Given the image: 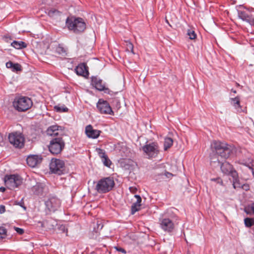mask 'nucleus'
<instances>
[{"mask_svg":"<svg viewBox=\"0 0 254 254\" xmlns=\"http://www.w3.org/2000/svg\"><path fill=\"white\" fill-rule=\"evenodd\" d=\"M65 143L61 136L52 139L48 146L49 151L53 154H60L64 148Z\"/></svg>","mask_w":254,"mask_h":254,"instance_id":"nucleus-6","label":"nucleus"},{"mask_svg":"<svg viewBox=\"0 0 254 254\" xmlns=\"http://www.w3.org/2000/svg\"><path fill=\"white\" fill-rule=\"evenodd\" d=\"M47 207L51 211H55L61 205L60 200L56 197H51L45 202Z\"/></svg>","mask_w":254,"mask_h":254,"instance_id":"nucleus-13","label":"nucleus"},{"mask_svg":"<svg viewBox=\"0 0 254 254\" xmlns=\"http://www.w3.org/2000/svg\"><path fill=\"white\" fill-rule=\"evenodd\" d=\"M211 162H213L214 163H215V162H216V161H212V158H211Z\"/></svg>","mask_w":254,"mask_h":254,"instance_id":"nucleus-49","label":"nucleus"},{"mask_svg":"<svg viewBox=\"0 0 254 254\" xmlns=\"http://www.w3.org/2000/svg\"><path fill=\"white\" fill-rule=\"evenodd\" d=\"M44 190L43 184L38 183L36 185L33 187V191L37 194L41 193Z\"/></svg>","mask_w":254,"mask_h":254,"instance_id":"nucleus-25","label":"nucleus"},{"mask_svg":"<svg viewBox=\"0 0 254 254\" xmlns=\"http://www.w3.org/2000/svg\"><path fill=\"white\" fill-rule=\"evenodd\" d=\"M66 26L69 30L75 33L83 32L86 28V25L81 18L68 17L66 20Z\"/></svg>","mask_w":254,"mask_h":254,"instance_id":"nucleus-2","label":"nucleus"},{"mask_svg":"<svg viewBox=\"0 0 254 254\" xmlns=\"http://www.w3.org/2000/svg\"><path fill=\"white\" fill-rule=\"evenodd\" d=\"M59 231L63 233H66V236H67V229L65 227V225H61L58 228Z\"/></svg>","mask_w":254,"mask_h":254,"instance_id":"nucleus-35","label":"nucleus"},{"mask_svg":"<svg viewBox=\"0 0 254 254\" xmlns=\"http://www.w3.org/2000/svg\"><path fill=\"white\" fill-rule=\"evenodd\" d=\"M9 142L15 147L22 148L24 144V138L20 133L13 132L8 136Z\"/></svg>","mask_w":254,"mask_h":254,"instance_id":"nucleus-10","label":"nucleus"},{"mask_svg":"<svg viewBox=\"0 0 254 254\" xmlns=\"http://www.w3.org/2000/svg\"><path fill=\"white\" fill-rule=\"evenodd\" d=\"M6 232V230L4 227H0V238H2L5 235Z\"/></svg>","mask_w":254,"mask_h":254,"instance_id":"nucleus-36","label":"nucleus"},{"mask_svg":"<svg viewBox=\"0 0 254 254\" xmlns=\"http://www.w3.org/2000/svg\"><path fill=\"white\" fill-rule=\"evenodd\" d=\"M244 211L247 214H254V202L245 207Z\"/></svg>","mask_w":254,"mask_h":254,"instance_id":"nucleus-28","label":"nucleus"},{"mask_svg":"<svg viewBox=\"0 0 254 254\" xmlns=\"http://www.w3.org/2000/svg\"><path fill=\"white\" fill-rule=\"evenodd\" d=\"M97 108L101 114L113 115V111L110 104L106 101L99 99L97 104Z\"/></svg>","mask_w":254,"mask_h":254,"instance_id":"nucleus-11","label":"nucleus"},{"mask_svg":"<svg viewBox=\"0 0 254 254\" xmlns=\"http://www.w3.org/2000/svg\"><path fill=\"white\" fill-rule=\"evenodd\" d=\"M74 70L76 73L78 75L82 76L85 77H86L89 75L88 67L84 63H81L79 64L75 67Z\"/></svg>","mask_w":254,"mask_h":254,"instance_id":"nucleus-16","label":"nucleus"},{"mask_svg":"<svg viewBox=\"0 0 254 254\" xmlns=\"http://www.w3.org/2000/svg\"><path fill=\"white\" fill-rule=\"evenodd\" d=\"M239 188H242V189L247 190H248L249 189V186L247 184L242 185L241 184V187H239Z\"/></svg>","mask_w":254,"mask_h":254,"instance_id":"nucleus-42","label":"nucleus"},{"mask_svg":"<svg viewBox=\"0 0 254 254\" xmlns=\"http://www.w3.org/2000/svg\"><path fill=\"white\" fill-rule=\"evenodd\" d=\"M244 222L247 227H251L254 225V220L252 218H246L244 220Z\"/></svg>","mask_w":254,"mask_h":254,"instance_id":"nucleus-30","label":"nucleus"},{"mask_svg":"<svg viewBox=\"0 0 254 254\" xmlns=\"http://www.w3.org/2000/svg\"><path fill=\"white\" fill-rule=\"evenodd\" d=\"M230 100L231 101V104L236 108L241 107L240 104V98L238 96L231 98Z\"/></svg>","mask_w":254,"mask_h":254,"instance_id":"nucleus-29","label":"nucleus"},{"mask_svg":"<svg viewBox=\"0 0 254 254\" xmlns=\"http://www.w3.org/2000/svg\"><path fill=\"white\" fill-rule=\"evenodd\" d=\"M188 35L189 36V38L191 40H193L196 38V34L194 31L191 30H188Z\"/></svg>","mask_w":254,"mask_h":254,"instance_id":"nucleus-32","label":"nucleus"},{"mask_svg":"<svg viewBox=\"0 0 254 254\" xmlns=\"http://www.w3.org/2000/svg\"><path fill=\"white\" fill-rule=\"evenodd\" d=\"M56 52L61 55L65 53V50L60 45L56 48Z\"/></svg>","mask_w":254,"mask_h":254,"instance_id":"nucleus-34","label":"nucleus"},{"mask_svg":"<svg viewBox=\"0 0 254 254\" xmlns=\"http://www.w3.org/2000/svg\"><path fill=\"white\" fill-rule=\"evenodd\" d=\"M134 197L136 200L135 202L133 203L131 208V213L134 214L136 211H138L140 209L141 202L142 199L139 195H135Z\"/></svg>","mask_w":254,"mask_h":254,"instance_id":"nucleus-20","label":"nucleus"},{"mask_svg":"<svg viewBox=\"0 0 254 254\" xmlns=\"http://www.w3.org/2000/svg\"><path fill=\"white\" fill-rule=\"evenodd\" d=\"M218 183H221V184H222V180H219H219H218Z\"/></svg>","mask_w":254,"mask_h":254,"instance_id":"nucleus-47","label":"nucleus"},{"mask_svg":"<svg viewBox=\"0 0 254 254\" xmlns=\"http://www.w3.org/2000/svg\"><path fill=\"white\" fill-rule=\"evenodd\" d=\"M232 91L234 93H236V91L235 90L232 89Z\"/></svg>","mask_w":254,"mask_h":254,"instance_id":"nucleus-48","label":"nucleus"},{"mask_svg":"<svg viewBox=\"0 0 254 254\" xmlns=\"http://www.w3.org/2000/svg\"><path fill=\"white\" fill-rule=\"evenodd\" d=\"M164 175L167 178H171L173 176V175L169 172H168L167 171H165L164 173Z\"/></svg>","mask_w":254,"mask_h":254,"instance_id":"nucleus-40","label":"nucleus"},{"mask_svg":"<svg viewBox=\"0 0 254 254\" xmlns=\"http://www.w3.org/2000/svg\"><path fill=\"white\" fill-rule=\"evenodd\" d=\"M13 63L10 61L6 63V66L8 68H12Z\"/></svg>","mask_w":254,"mask_h":254,"instance_id":"nucleus-41","label":"nucleus"},{"mask_svg":"<svg viewBox=\"0 0 254 254\" xmlns=\"http://www.w3.org/2000/svg\"><path fill=\"white\" fill-rule=\"evenodd\" d=\"M13 71H18L21 70V66L18 63L13 64V65L12 68Z\"/></svg>","mask_w":254,"mask_h":254,"instance_id":"nucleus-33","label":"nucleus"},{"mask_svg":"<svg viewBox=\"0 0 254 254\" xmlns=\"http://www.w3.org/2000/svg\"><path fill=\"white\" fill-rule=\"evenodd\" d=\"M114 248L118 252H121L122 253H124V254H126V251L125 249L121 248V247H115Z\"/></svg>","mask_w":254,"mask_h":254,"instance_id":"nucleus-38","label":"nucleus"},{"mask_svg":"<svg viewBox=\"0 0 254 254\" xmlns=\"http://www.w3.org/2000/svg\"><path fill=\"white\" fill-rule=\"evenodd\" d=\"M54 226V225H52V227H51L50 228H53Z\"/></svg>","mask_w":254,"mask_h":254,"instance_id":"nucleus-50","label":"nucleus"},{"mask_svg":"<svg viewBox=\"0 0 254 254\" xmlns=\"http://www.w3.org/2000/svg\"><path fill=\"white\" fill-rule=\"evenodd\" d=\"M33 105L30 98L27 97H20L15 99L13 102L14 108L19 112H24L30 109Z\"/></svg>","mask_w":254,"mask_h":254,"instance_id":"nucleus-5","label":"nucleus"},{"mask_svg":"<svg viewBox=\"0 0 254 254\" xmlns=\"http://www.w3.org/2000/svg\"><path fill=\"white\" fill-rule=\"evenodd\" d=\"M11 45L16 49H21L26 48L27 45L25 43L22 41H14L11 43Z\"/></svg>","mask_w":254,"mask_h":254,"instance_id":"nucleus-24","label":"nucleus"},{"mask_svg":"<svg viewBox=\"0 0 254 254\" xmlns=\"http://www.w3.org/2000/svg\"><path fill=\"white\" fill-rule=\"evenodd\" d=\"M253 159L249 156L246 159L240 160L239 163L243 164L249 168L251 170L253 176H254V166L252 164Z\"/></svg>","mask_w":254,"mask_h":254,"instance_id":"nucleus-22","label":"nucleus"},{"mask_svg":"<svg viewBox=\"0 0 254 254\" xmlns=\"http://www.w3.org/2000/svg\"><path fill=\"white\" fill-rule=\"evenodd\" d=\"M228 175H230L233 178V186L234 189H237V188L241 187L238 174L235 170L233 168L231 172L228 173Z\"/></svg>","mask_w":254,"mask_h":254,"instance_id":"nucleus-19","label":"nucleus"},{"mask_svg":"<svg viewBox=\"0 0 254 254\" xmlns=\"http://www.w3.org/2000/svg\"><path fill=\"white\" fill-rule=\"evenodd\" d=\"M238 15L239 18L242 19L243 21H246L251 25H254V17L250 15L247 11L238 10Z\"/></svg>","mask_w":254,"mask_h":254,"instance_id":"nucleus-17","label":"nucleus"},{"mask_svg":"<svg viewBox=\"0 0 254 254\" xmlns=\"http://www.w3.org/2000/svg\"><path fill=\"white\" fill-rule=\"evenodd\" d=\"M129 189H130V191H133L134 192L135 190H136V189L132 188H131V187L129 188Z\"/></svg>","mask_w":254,"mask_h":254,"instance_id":"nucleus-46","label":"nucleus"},{"mask_svg":"<svg viewBox=\"0 0 254 254\" xmlns=\"http://www.w3.org/2000/svg\"><path fill=\"white\" fill-rule=\"evenodd\" d=\"M50 169L54 174L62 175L65 171V164L64 161L58 159H52L50 164Z\"/></svg>","mask_w":254,"mask_h":254,"instance_id":"nucleus-9","label":"nucleus"},{"mask_svg":"<svg viewBox=\"0 0 254 254\" xmlns=\"http://www.w3.org/2000/svg\"><path fill=\"white\" fill-rule=\"evenodd\" d=\"M5 211V206L4 205H0V213L2 214Z\"/></svg>","mask_w":254,"mask_h":254,"instance_id":"nucleus-44","label":"nucleus"},{"mask_svg":"<svg viewBox=\"0 0 254 254\" xmlns=\"http://www.w3.org/2000/svg\"><path fill=\"white\" fill-rule=\"evenodd\" d=\"M142 149L148 158L156 157L159 152V146L156 142L147 144L142 147Z\"/></svg>","mask_w":254,"mask_h":254,"instance_id":"nucleus-8","label":"nucleus"},{"mask_svg":"<svg viewBox=\"0 0 254 254\" xmlns=\"http://www.w3.org/2000/svg\"><path fill=\"white\" fill-rule=\"evenodd\" d=\"M115 185L113 178L106 177L100 180L97 183L95 190L99 193H105L112 190Z\"/></svg>","mask_w":254,"mask_h":254,"instance_id":"nucleus-3","label":"nucleus"},{"mask_svg":"<svg viewBox=\"0 0 254 254\" xmlns=\"http://www.w3.org/2000/svg\"><path fill=\"white\" fill-rule=\"evenodd\" d=\"M174 219V215H171L169 211L165 213L159 219L160 227L165 232H172L175 228Z\"/></svg>","mask_w":254,"mask_h":254,"instance_id":"nucleus-4","label":"nucleus"},{"mask_svg":"<svg viewBox=\"0 0 254 254\" xmlns=\"http://www.w3.org/2000/svg\"><path fill=\"white\" fill-rule=\"evenodd\" d=\"M55 109L56 110V111L57 112H65L68 111V108L64 107V106H56L55 107Z\"/></svg>","mask_w":254,"mask_h":254,"instance_id":"nucleus-31","label":"nucleus"},{"mask_svg":"<svg viewBox=\"0 0 254 254\" xmlns=\"http://www.w3.org/2000/svg\"><path fill=\"white\" fill-rule=\"evenodd\" d=\"M101 131L94 129L91 125L87 126L85 128V133L88 137L97 138L100 135Z\"/></svg>","mask_w":254,"mask_h":254,"instance_id":"nucleus-18","label":"nucleus"},{"mask_svg":"<svg viewBox=\"0 0 254 254\" xmlns=\"http://www.w3.org/2000/svg\"><path fill=\"white\" fill-rule=\"evenodd\" d=\"M61 13L60 11L55 8H51L48 12V15L53 18H57L61 15Z\"/></svg>","mask_w":254,"mask_h":254,"instance_id":"nucleus-26","label":"nucleus"},{"mask_svg":"<svg viewBox=\"0 0 254 254\" xmlns=\"http://www.w3.org/2000/svg\"><path fill=\"white\" fill-rule=\"evenodd\" d=\"M98 152L99 156L102 159V161L103 162L104 165L107 167H110L112 163L106 154L105 151L99 148L98 149Z\"/></svg>","mask_w":254,"mask_h":254,"instance_id":"nucleus-21","label":"nucleus"},{"mask_svg":"<svg viewBox=\"0 0 254 254\" xmlns=\"http://www.w3.org/2000/svg\"><path fill=\"white\" fill-rule=\"evenodd\" d=\"M42 159L41 155H31L28 156L26 161L28 166L33 168L40 164Z\"/></svg>","mask_w":254,"mask_h":254,"instance_id":"nucleus-15","label":"nucleus"},{"mask_svg":"<svg viewBox=\"0 0 254 254\" xmlns=\"http://www.w3.org/2000/svg\"><path fill=\"white\" fill-rule=\"evenodd\" d=\"M5 185L10 190L18 187L22 183V179L18 175H6L4 177Z\"/></svg>","mask_w":254,"mask_h":254,"instance_id":"nucleus-7","label":"nucleus"},{"mask_svg":"<svg viewBox=\"0 0 254 254\" xmlns=\"http://www.w3.org/2000/svg\"><path fill=\"white\" fill-rule=\"evenodd\" d=\"M16 204H17V205H19V206H20L25 210L26 209V207L24 206V202H23V199H22L20 202H17Z\"/></svg>","mask_w":254,"mask_h":254,"instance_id":"nucleus-39","label":"nucleus"},{"mask_svg":"<svg viewBox=\"0 0 254 254\" xmlns=\"http://www.w3.org/2000/svg\"><path fill=\"white\" fill-rule=\"evenodd\" d=\"M91 84L98 90L104 91L105 93H107L109 90L108 88L105 87V85L103 82L102 80L98 76L91 77Z\"/></svg>","mask_w":254,"mask_h":254,"instance_id":"nucleus-12","label":"nucleus"},{"mask_svg":"<svg viewBox=\"0 0 254 254\" xmlns=\"http://www.w3.org/2000/svg\"><path fill=\"white\" fill-rule=\"evenodd\" d=\"M221 170L225 174H228L233 168L232 166L228 162L225 161L221 165Z\"/></svg>","mask_w":254,"mask_h":254,"instance_id":"nucleus-23","label":"nucleus"},{"mask_svg":"<svg viewBox=\"0 0 254 254\" xmlns=\"http://www.w3.org/2000/svg\"><path fill=\"white\" fill-rule=\"evenodd\" d=\"M211 146L217 154L224 159L228 158L232 151V146L225 142L214 140Z\"/></svg>","mask_w":254,"mask_h":254,"instance_id":"nucleus-1","label":"nucleus"},{"mask_svg":"<svg viewBox=\"0 0 254 254\" xmlns=\"http://www.w3.org/2000/svg\"><path fill=\"white\" fill-rule=\"evenodd\" d=\"M5 190V188L4 187H0V191L1 192H4Z\"/></svg>","mask_w":254,"mask_h":254,"instance_id":"nucleus-45","label":"nucleus"},{"mask_svg":"<svg viewBox=\"0 0 254 254\" xmlns=\"http://www.w3.org/2000/svg\"><path fill=\"white\" fill-rule=\"evenodd\" d=\"M127 50L128 51H131L133 52V46L130 42H127Z\"/></svg>","mask_w":254,"mask_h":254,"instance_id":"nucleus-37","label":"nucleus"},{"mask_svg":"<svg viewBox=\"0 0 254 254\" xmlns=\"http://www.w3.org/2000/svg\"><path fill=\"white\" fill-rule=\"evenodd\" d=\"M47 134L49 136L56 137L61 136L63 133V130L61 127L57 125H53L49 127L47 129Z\"/></svg>","mask_w":254,"mask_h":254,"instance_id":"nucleus-14","label":"nucleus"},{"mask_svg":"<svg viewBox=\"0 0 254 254\" xmlns=\"http://www.w3.org/2000/svg\"><path fill=\"white\" fill-rule=\"evenodd\" d=\"M173 139L170 137H167L165 139L164 143V149L165 150H167L168 148L171 147L173 145Z\"/></svg>","mask_w":254,"mask_h":254,"instance_id":"nucleus-27","label":"nucleus"},{"mask_svg":"<svg viewBox=\"0 0 254 254\" xmlns=\"http://www.w3.org/2000/svg\"><path fill=\"white\" fill-rule=\"evenodd\" d=\"M14 229L19 234H22L24 233V230L22 229L14 227Z\"/></svg>","mask_w":254,"mask_h":254,"instance_id":"nucleus-43","label":"nucleus"}]
</instances>
